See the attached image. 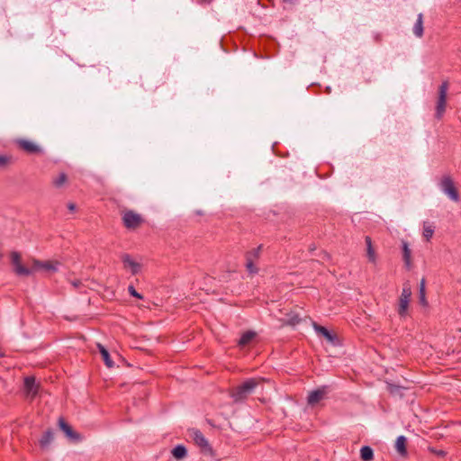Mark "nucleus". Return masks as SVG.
<instances>
[{
	"label": "nucleus",
	"instance_id": "nucleus-1",
	"mask_svg": "<svg viewBox=\"0 0 461 461\" xmlns=\"http://www.w3.org/2000/svg\"><path fill=\"white\" fill-rule=\"evenodd\" d=\"M260 379L250 378L246 380L240 385L237 386L230 393V396L235 402H243L246 400L259 384Z\"/></svg>",
	"mask_w": 461,
	"mask_h": 461
},
{
	"label": "nucleus",
	"instance_id": "nucleus-2",
	"mask_svg": "<svg viewBox=\"0 0 461 461\" xmlns=\"http://www.w3.org/2000/svg\"><path fill=\"white\" fill-rule=\"evenodd\" d=\"M122 221L126 229L136 230L142 225L144 218L133 210H123L122 211Z\"/></svg>",
	"mask_w": 461,
	"mask_h": 461
},
{
	"label": "nucleus",
	"instance_id": "nucleus-3",
	"mask_svg": "<svg viewBox=\"0 0 461 461\" xmlns=\"http://www.w3.org/2000/svg\"><path fill=\"white\" fill-rule=\"evenodd\" d=\"M440 190L452 201L458 202L459 194L455 185L454 180L449 175L442 176L439 182Z\"/></svg>",
	"mask_w": 461,
	"mask_h": 461
},
{
	"label": "nucleus",
	"instance_id": "nucleus-4",
	"mask_svg": "<svg viewBox=\"0 0 461 461\" xmlns=\"http://www.w3.org/2000/svg\"><path fill=\"white\" fill-rule=\"evenodd\" d=\"M447 90L448 82L444 81L438 87V96L436 104L435 116L438 120H440L443 117L446 111Z\"/></svg>",
	"mask_w": 461,
	"mask_h": 461
},
{
	"label": "nucleus",
	"instance_id": "nucleus-5",
	"mask_svg": "<svg viewBox=\"0 0 461 461\" xmlns=\"http://www.w3.org/2000/svg\"><path fill=\"white\" fill-rule=\"evenodd\" d=\"M14 142L20 149L27 154L33 155L44 153L43 148L31 140L18 138L15 139Z\"/></svg>",
	"mask_w": 461,
	"mask_h": 461
},
{
	"label": "nucleus",
	"instance_id": "nucleus-6",
	"mask_svg": "<svg viewBox=\"0 0 461 461\" xmlns=\"http://www.w3.org/2000/svg\"><path fill=\"white\" fill-rule=\"evenodd\" d=\"M189 438L198 446L202 452L205 454H212V448L209 441L205 438L203 433L197 429H191L188 430Z\"/></svg>",
	"mask_w": 461,
	"mask_h": 461
},
{
	"label": "nucleus",
	"instance_id": "nucleus-7",
	"mask_svg": "<svg viewBox=\"0 0 461 461\" xmlns=\"http://www.w3.org/2000/svg\"><path fill=\"white\" fill-rule=\"evenodd\" d=\"M329 393H330V387L328 385H323V386L318 387L315 390L309 392L308 396H307L308 405L311 407H314L321 401L325 399Z\"/></svg>",
	"mask_w": 461,
	"mask_h": 461
},
{
	"label": "nucleus",
	"instance_id": "nucleus-8",
	"mask_svg": "<svg viewBox=\"0 0 461 461\" xmlns=\"http://www.w3.org/2000/svg\"><path fill=\"white\" fill-rule=\"evenodd\" d=\"M121 260L122 262L123 268L127 271H130L132 275H137L141 271V263L135 260L130 254H122Z\"/></svg>",
	"mask_w": 461,
	"mask_h": 461
},
{
	"label": "nucleus",
	"instance_id": "nucleus-9",
	"mask_svg": "<svg viewBox=\"0 0 461 461\" xmlns=\"http://www.w3.org/2000/svg\"><path fill=\"white\" fill-rule=\"evenodd\" d=\"M59 263L58 261H41L39 259H32V267L31 270H43L48 273H55L59 269Z\"/></svg>",
	"mask_w": 461,
	"mask_h": 461
},
{
	"label": "nucleus",
	"instance_id": "nucleus-10",
	"mask_svg": "<svg viewBox=\"0 0 461 461\" xmlns=\"http://www.w3.org/2000/svg\"><path fill=\"white\" fill-rule=\"evenodd\" d=\"M312 326L317 334L323 336L328 343L334 347L340 346V340L335 333H332L327 328L321 326L314 321L312 322Z\"/></svg>",
	"mask_w": 461,
	"mask_h": 461
},
{
	"label": "nucleus",
	"instance_id": "nucleus-11",
	"mask_svg": "<svg viewBox=\"0 0 461 461\" xmlns=\"http://www.w3.org/2000/svg\"><path fill=\"white\" fill-rule=\"evenodd\" d=\"M11 261L14 271L17 276H30L32 274V270L22 265L21 255L18 252L13 251L11 253Z\"/></svg>",
	"mask_w": 461,
	"mask_h": 461
},
{
	"label": "nucleus",
	"instance_id": "nucleus-12",
	"mask_svg": "<svg viewBox=\"0 0 461 461\" xmlns=\"http://www.w3.org/2000/svg\"><path fill=\"white\" fill-rule=\"evenodd\" d=\"M411 295V286L409 285H404L402 294L400 296L399 306H398V313L402 316L405 315L407 312L410 298Z\"/></svg>",
	"mask_w": 461,
	"mask_h": 461
},
{
	"label": "nucleus",
	"instance_id": "nucleus-13",
	"mask_svg": "<svg viewBox=\"0 0 461 461\" xmlns=\"http://www.w3.org/2000/svg\"><path fill=\"white\" fill-rule=\"evenodd\" d=\"M24 392L28 398L33 399L38 393L39 385L36 384L35 378L27 376L24 378Z\"/></svg>",
	"mask_w": 461,
	"mask_h": 461
},
{
	"label": "nucleus",
	"instance_id": "nucleus-14",
	"mask_svg": "<svg viewBox=\"0 0 461 461\" xmlns=\"http://www.w3.org/2000/svg\"><path fill=\"white\" fill-rule=\"evenodd\" d=\"M59 426L68 438L73 440H79L80 435L75 432L63 418L59 419Z\"/></svg>",
	"mask_w": 461,
	"mask_h": 461
},
{
	"label": "nucleus",
	"instance_id": "nucleus-15",
	"mask_svg": "<svg viewBox=\"0 0 461 461\" xmlns=\"http://www.w3.org/2000/svg\"><path fill=\"white\" fill-rule=\"evenodd\" d=\"M101 356H102V358L105 364V366L108 367V368H112L114 366V363L113 361L111 359V357H110V354L108 352V350L100 343H97L96 345Z\"/></svg>",
	"mask_w": 461,
	"mask_h": 461
},
{
	"label": "nucleus",
	"instance_id": "nucleus-16",
	"mask_svg": "<svg viewBox=\"0 0 461 461\" xmlns=\"http://www.w3.org/2000/svg\"><path fill=\"white\" fill-rule=\"evenodd\" d=\"M402 258L405 264V267L408 269L411 267V250L409 248V245L406 241L402 242Z\"/></svg>",
	"mask_w": 461,
	"mask_h": 461
},
{
	"label": "nucleus",
	"instance_id": "nucleus-17",
	"mask_svg": "<svg viewBox=\"0 0 461 461\" xmlns=\"http://www.w3.org/2000/svg\"><path fill=\"white\" fill-rule=\"evenodd\" d=\"M54 434L52 430L49 429L47 430L40 439V446L41 448L45 449L48 448L50 443L53 441Z\"/></svg>",
	"mask_w": 461,
	"mask_h": 461
},
{
	"label": "nucleus",
	"instance_id": "nucleus-18",
	"mask_svg": "<svg viewBox=\"0 0 461 461\" xmlns=\"http://www.w3.org/2000/svg\"><path fill=\"white\" fill-rule=\"evenodd\" d=\"M406 441H407V439L404 436H399L396 438L395 449L401 456H405L407 453Z\"/></svg>",
	"mask_w": 461,
	"mask_h": 461
},
{
	"label": "nucleus",
	"instance_id": "nucleus-19",
	"mask_svg": "<svg viewBox=\"0 0 461 461\" xmlns=\"http://www.w3.org/2000/svg\"><path fill=\"white\" fill-rule=\"evenodd\" d=\"M413 33L420 38L423 35V15L422 14H419L417 17V21L413 26Z\"/></svg>",
	"mask_w": 461,
	"mask_h": 461
},
{
	"label": "nucleus",
	"instance_id": "nucleus-20",
	"mask_svg": "<svg viewBox=\"0 0 461 461\" xmlns=\"http://www.w3.org/2000/svg\"><path fill=\"white\" fill-rule=\"evenodd\" d=\"M256 337V332L252 330H248L242 334L239 340V345L241 347H244L248 344H249L254 338Z\"/></svg>",
	"mask_w": 461,
	"mask_h": 461
},
{
	"label": "nucleus",
	"instance_id": "nucleus-21",
	"mask_svg": "<svg viewBox=\"0 0 461 461\" xmlns=\"http://www.w3.org/2000/svg\"><path fill=\"white\" fill-rule=\"evenodd\" d=\"M171 453L175 458L182 459L187 456V449L184 445H177L172 449Z\"/></svg>",
	"mask_w": 461,
	"mask_h": 461
},
{
	"label": "nucleus",
	"instance_id": "nucleus-22",
	"mask_svg": "<svg viewBox=\"0 0 461 461\" xmlns=\"http://www.w3.org/2000/svg\"><path fill=\"white\" fill-rule=\"evenodd\" d=\"M360 457L363 461H371L374 458L373 449L368 446H364L360 449Z\"/></svg>",
	"mask_w": 461,
	"mask_h": 461
},
{
	"label": "nucleus",
	"instance_id": "nucleus-23",
	"mask_svg": "<svg viewBox=\"0 0 461 461\" xmlns=\"http://www.w3.org/2000/svg\"><path fill=\"white\" fill-rule=\"evenodd\" d=\"M366 254L370 262H375V252L372 247V240L370 237H366Z\"/></svg>",
	"mask_w": 461,
	"mask_h": 461
},
{
	"label": "nucleus",
	"instance_id": "nucleus-24",
	"mask_svg": "<svg viewBox=\"0 0 461 461\" xmlns=\"http://www.w3.org/2000/svg\"><path fill=\"white\" fill-rule=\"evenodd\" d=\"M261 249H262V246L260 245L258 248L253 249L250 251H248L246 254V260L257 262L259 258Z\"/></svg>",
	"mask_w": 461,
	"mask_h": 461
},
{
	"label": "nucleus",
	"instance_id": "nucleus-25",
	"mask_svg": "<svg viewBox=\"0 0 461 461\" xmlns=\"http://www.w3.org/2000/svg\"><path fill=\"white\" fill-rule=\"evenodd\" d=\"M68 182V176L60 173L57 177L53 178L52 184L57 188H61Z\"/></svg>",
	"mask_w": 461,
	"mask_h": 461
},
{
	"label": "nucleus",
	"instance_id": "nucleus-26",
	"mask_svg": "<svg viewBox=\"0 0 461 461\" xmlns=\"http://www.w3.org/2000/svg\"><path fill=\"white\" fill-rule=\"evenodd\" d=\"M433 233H434V226L431 223H429L428 221H425L423 223V236H424V238L427 240H429L432 238Z\"/></svg>",
	"mask_w": 461,
	"mask_h": 461
},
{
	"label": "nucleus",
	"instance_id": "nucleus-27",
	"mask_svg": "<svg viewBox=\"0 0 461 461\" xmlns=\"http://www.w3.org/2000/svg\"><path fill=\"white\" fill-rule=\"evenodd\" d=\"M14 162L12 156L0 155V168H5Z\"/></svg>",
	"mask_w": 461,
	"mask_h": 461
},
{
	"label": "nucleus",
	"instance_id": "nucleus-28",
	"mask_svg": "<svg viewBox=\"0 0 461 461\" xmlns=\"http://www.w3.org/2000/svg\"><path fill=\"white\" fill-rule=\"evenodd\" d=\"M420 301L423 305H425L427 303L426 299H425V280L424 279H421L420 284Z\"/></svg>",
	"mask_w": 461,
	"mask_h": 461
},
{
	"label": "nucleus",
	"instance_id": "nucleus-29",
	"mask_svg": "<svg viewBox=\"0 0 461 461\" xmlns=\"http://www.w3.org/2000/svg\"><path fill=\"white\" fill-rule=\"evenodd\" d=\"M246 267L247 270L251 274H256L258 271V268L255 266V262L250 260H246Z\"/></svg>",
	"mask_w": 461,
	"mask_h": 461
},
{
	"label": "nucleus",
	"instance_id": "nucleus-30",
	"mask_svg": "<svg viewBox=\"0 0 461 461\" xmlns=\"http://www.w3.org/2000/svg\"><path fill=\"white\" fill-rule=\"evenodd\" d=\"M128 292L133 297H136L138 299H142L143 298L142 295L140 294H139L132 285H130L128 287Z\"/></svg>",
	"mask_w": 461,
	"mask_h": 461
},
{
	"label": "nucleus",
	"instance_id": "nucleus-31",
	"mask_svg": "<svg viewBox=\"0 0 461 461\" xmlns=\"http://www.w3.org/2000/svg\"><path fill=\"white\" fill-rule=\"evenodd\" d=\"M400 386L394 385V384H389L388 390L391 393H397L400 391Z\"/></svg>",
	"mask_w": 461,
	"mask_h": 461
},
{
	"label": "nucleus",
	"instance_id": "nucleus-32",
	"mask_svg": "<svg viewBox=\"0 0 461 461\" xmlns=\"http://www.w3.org/2000/svg\"><path fill=\"white\" fill-rule=\"evenodd\" d=\"M70 283H71V285H72L75 288H78V287H80V285H81V284H82V283H81V281H80V280H78V279H77V280H73V281H71Z\"/></svg>",
	"mask_w": 461,
	"mask_h": 461
},
{
	"label": "nucleus",
	"instance_id": "nucleus-33",
	"mask_svg": "<svg viewBox=\"0 0 461 461\" xmlns=\"http://www.w3.org/2000/svg\"><path fill=\"white\" fill-rule=\"evenodd\" d=\"M76 204L74 203H68V209L70 211V212H75L76 211Z\"/></svg>",
	"mask_w": 461,
	"mask_h": 461
},
{
	"label": "nucleus",
	"instance_id": "nucleus-34",
	"mask_svg": "<svg viewBox=\"0 0 461 461\" xmlns=\"http://www.w3.org/2000/svg\"><path fill=\"white\" fill-rule=\"evenodd\" d=\"M300 320H301V319H295V318H293V319H291V320H290V321H288V324H289V325H293V326H294V325H296V324H298V323H299V321H300Z\"/></svg>",
	"mask_w": 461,
	"mask_h": 461
},
{
	"label": "nucleus",
	"instance_id": "nucleus-35",
	"mask_svg": "<svg viewBox=\"0 0 461 461\" xmlns=\"http://www.w3.org/2000/svg\"><path fill=\"white\" fill-rule=\"evenodd\" d=\"M150 305L156 306V304L154 303H147V305L140 304V307L150 308Z\"/></svg>",
	"mask_w": 461,
	"mask_h": 461
},
{
	"label": "nucleus",
	"instance_id": "nucleus-36",
	"mask_svg": "<svg viewBox=\"0 0 461 461\" xmlns=\"http://www.w3.org/2000/svg\"><path fill=\"white\" fill-rule=\"evenodd\" d=\"M299 313H291V314H287L288 317H294V318H297L299 317Z\"/></svg>",
	"mask_w": 461,
	"mask_h": 461
},
{
	"label": "nucleus",
	"instance_id": "nucleus-37",
	"mask_svg": "<svg viewBox=\"0 0 461 461\" xmlns=\"http://www.w3.org/2000/svg\"><path fill=\"white\" fill-rule=\"evenodd\" d=\"M5 357L4 350L0 348V358Z\"/></svg>",
	"mask_w": 461,
	"mask_h": 461
},
{
	"label": "nucleus",
	"instance_id": "nucleus-38",
	"mask_svg": "<svg viewBox=\"0 0 461 461\" xmlns=\"http://www.w3.org/2000/svg\"><path fill=\"white\" fill-rule=\"evenodd\" d=\"M284 2H287V3H294V0H284Z\"/></svg>",
	"mask_w": 461,
	"mask_h": 461
}]
</instances>
